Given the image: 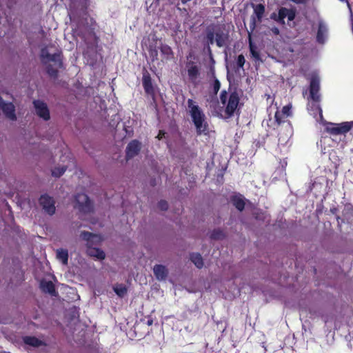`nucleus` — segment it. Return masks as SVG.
I'll return each mask as SVG.
<instances>
[{
	"instance_id": "f257e3e1",
	"label": "nucleus",
	"mask_w": 353,
	"mask_h": 353,
	"mask_svg": "<svg viewBox=\"0 0 353 353\" xmlns=\"http://www.w3.org/2000/svg\"><path fill=\"white\" fill-rule=\"evenodd\" d=\"M229 31L226 30L225 24L212 23L205 29L203 41L207 45V50L212 55L211 45L216 43L217 47L222 48L229 41Z\"/></svg>"
},
{
	"instance_id": "f03ea898",
	"label": "nucleus",
	"mask_w": 353,
	"mask_h": 353,
	"mask_svg": "<svg viewBox=\"0 0 353 353\" xmlns=\"http://www.w3.org/2000/svg\"><path fill=\"white\" fill-rule=\"evenodd\" d=\"M190 115L194 123L196 134H208V124L205 121V115L201 108L192 99H188L187 101Z\"/></svg>"
},
{
	"instance_id": "7ed1b4c3",
	"label": "nucleus",
	"mask_w": 353,
	"mask_h": 353,
	"mask_svg": "<svg viewBox=\"0 0 353 353\" xmlns=\"http://www.w3.org/2000/svg\"><path fill=\"white\" fill-rule=\"evenodd\" d=\"M41 61L42 63L46 65L49 62H53L57 68H54L51 64L46 67V72L49 76L57 77L58 76V68H61L63 65L61 52L50 54L47 48H41L40 53Z\"/></svg>"
},
{
	"instance_id": "20e7f679",
	"label": "nucleus",
	"mask_w": 353,
	"mask_h": 353,
	"mask_svg": "<svg viewBox=\"0 0 353 353\" xmlns=\"http://www.w3.org/2000/svg\"><path fill=\"white\" fill-rule=\"evenodd\" d=\"M220 101L223 105H225V114L226 117H232L234 115L240 101L237 92L233 91L228 96V93L226 90H222L220 94Z\"/></svg>"
},
{
	"instance_id": "39448f33",
	"label": "nucleus",
	"mask_w": 353,
	"mask_h": 353,
	"mask_svg": "<svg viewBox=\"0 0 353 353\" xmlns=\"http://www.w3.org/2000/svg\"><path fill=\"white\" fill-rule=\"evenodd\" d=\"M192 57V53H190L188 56H187L188 61L185 63V69L188 81L196 86L199 83L201 68L198 63L189 60V58Z\"/></svg>"
},
{
	"instance_id": "423d86ee",
	"label": "nucleus",
	"mask_w": 353,
	"mask_h": 353,
	"mask_svg": "<svg viewBox=\"0 0 353 353\" xmlns=\"http://www.w3.org/2000/svg\"><path fill=\"white\" fill-rule=\"evenodd\" d=\"M77 208L84 214L90 213L93 210L92 203L88 196L85 193H78L75 195Z\"/></svg>"
},
{
	"instance_id": "0eeeda50",
	"label": "nucleus",
	"mask_w": 353,
	"mask_h": 353,
	"mask_svg": "<svg viewBox=\"0 0 353 353\" xmlns=\"http://www.w3.org/2000/svg\"><path fill=\"white\" fill-rule=\"evenodd\" d=\"M252 8L254 12L251 16L250 23V28L251 32L254 30L257 23H261L262 21L265 12V7L262 3H259L256 5L252 4Z\"/></svg>"
},
{
	"instance_id": "6e6552de",
	"label": "nucleus",
	"mask_w": 353,
	"mask_h": 353,
	"mask_svg": "<svg viewBox=\"0 0 353 353\" xmlns=\"http://www.w3.org/2000/svg\"><path fill=\"white\" fill-rule=\"evenodd\" d=\"M142 85L145 94L154 99L156 95L155 89L153 85L150 74L145 68H143V70Z\"/></svg>"
},
{
	"instance_id": "1a4fd4ad",
	"label": "nucleus",
	"mask_w": 353,
	"mask_h": 353,
	"mask_svg": "<svg viewBox=\"0 0 353 353\" xmlns=\"http://www.w3.org/2000/svg\"><path fill=\"white\" fill-rule=\"evenodd\" d=\"M325 131L330 135H340L345 134L348 132V128L346 127L344 122L341 123H334L331 122H326Z\"/></svg>"
},
{
	"instance_id": "9d476101",
	"label": "nucleus",
	"mask_w": 353,
	"mask_h": 353,
	"mask_svg": "<svg viewBox=\"0 0 353 353\" xmlns=\"http://www.w3.org/2000/svg\"><path fill=\"white\" fill-rule=\"evenodd\" d=\"M142 148V143L137 139H133L128 143L125 148V159L127 161L137 156Z\"/></svg>"
},
{
	"instance_id": "9b49d317",
	"label": "nucleus",
	"mask_w": 353,
	"mask_h": 353,
	"mask_svg": "<svg viewBox=\"0 0 353 353\" xmlns=\"http://www.w3.org/2000/svg\"><path fill=\"white\" fill-rule=\"evenodd\" d=\"M39 201V204L47 214L52 216L55 213V201L52 196L48 194H43L40 196Z\"/></svg>"
},
{
	"instance_id": "f8f14e48",
	"label": "nucleus",
	"mask_w": 353,
	"mask_h": 353,
	"mask_svg": "<svg viewBox=\"0 0 353 353\" xmlns=\"http://www.w3.org/2000/svg\"><path fill=\"white\" fill-rule=\"evenodd\" d=\"M33 105L36 114L40 118H42L44 121H48L50 119V111L45 102L41 100H34Z\"/></svg>"
},
{
	"instance_id": "ddd939ff",
	"label": "nucleus",
	"mask_w": 353,
	"mask_h": 353,
	"mask_svg": "<svg viewBox=\"0 0 353 353\" xmlns=\"http://www.w3.org/2000/svg\"><path fill=\"white\" fill-rule=\"evenodd\" d=\"M0 109L8 119L11 121L17 120L14 105L11 102H5L1 97H0Z\"/></svg>"
},
{
	"instance_id": "4468645a",
	"label": "nucleus",
	"mask_w": 353,
	"mask_h": 353,
	"mask_svg": "<svg viewBox=\"0 0 353 353\" xmlns=\"http://www.w3.org/2000/svg\"><path fill=\"white\" fill-rule=\"evenodd\" d=\"M296 14V10L295 8H286L281 7L278 12V20L281 24H285V18L288 17L289 21L294 20Z\"/></svg>"
},
{
	"instance_id": "2eb2a0df",
	"label": "nucleus",
	"mask_w": 353,
	"mask_h": 353,
	"mask_svg": "<svg viewBox=\"0 0 353 353\" xmlns=\"http://www.w3.org/2000/svg\"><path fill=\"white\" fill-rule=\"evenodd\" d=\"M319 79L316 77H312L310 83V95L311 99L314 101H319L320 99V96L319 94Z\"/></svg>"
},
{
	"instance_id": "dca6fc26",
	"label": "nucleus",
	"mask_w": 353,
	"mask_h": 353,
	"mask_svg": "<svg viewBox=\"0 0 353 353\" xmlns=\"http://www.w3.org/2000/svg\"><path fill=\"white\" fill-rule=\"evenodd\" d=\"M153 272L156 279L159 281L165 280L168 275V270L166 267L159 264L154 266Z\"/></svg>"
},
{
	"instance_id": "f3484780",
	"label": "nucleus",
	"mask_w": 353,
	"mask_h": 353,
	"mask_svg": "<svg viewBox=\"0 0 353 353\" xmlns=\"http://www.w3.org/2000/svg\"><path fill=\"white\" fill-rule=\"evenodd\" d=\"M87 255L94 257L99 260H103L105 258V252L100 248H93L88 245L86 250Z\"/></svg>"
},
{
	"instance_id": "a211bd4d",
	"label": "nucleus",
	"mask_w": 353,
	"mask_h": 353,
	"mask_svg": "<svg viewBox=\"0 0 353 353\" xmlns=\"http://www.w3.org/2000/svg\"><path fill=\"white\" fill-rule=\"evenodd\" d=\"M40 288L42 292L45 293H48L51 296H57V294L55 286L54 283L50 281H41L40 283Z\"/></svg>"
},
{
	"instance_id": "6ab92c4d",
	"label": "nucleus",
	"mask_w": 353,
	"mask_h": 353,
	"mask_svg": "<svg viewBox=\"0 0 353 353\" xmlns=\"http://www.w3.org/2000/svg\"><path fill=\"white\" fill-rule=\"evenodd\" d=\"M284 117H285L282 114V113L280 111L277 110L275 112L274 119L273 120L270 119V121L268 122V126L272 128L273 130H275V125H276V127H279V125H281V124L284 123Z\"/></svg>"
},
{
	"instance_id": "aec40b11",
	"label": "nucleus",
	"mask_w": 353,
	"mask_h": 353,
	"mask_svg": "<svg viewBox=\"0 0 353 353\" xmlns=\"http://www.w3.org/2000/svg\"><path fill=\"white\" fill-rule=\"evenodd\" d=\"M23 341L26 345L34 347H39L42 345H46V343L43 341L35 336H27L23 337Z\"/></svg>"
},
{
	"instance_id": "412c9836",
	"label": "nucleus",
	"mask_w": 353,
	"mask_h": 353,
	"mask_svg": "<svg viewBox=\"0 0 353 353\" xmlns=\"http://www.w3.org/2000/svg\"><path fill=\"white\" fill-rule=\"evenodd\" d=\"M231 202L233 205L240 212H242L245 205V199L242 196H233L231 197Z\"/></svg>"
},
{
	"instance_id": "4be33fe9",
	"label": "nucleus",
	"mask_w": 353,
	"mask_h": 353,
	"mask_svg": "<svg viewBox=\"0 0 353 353\" xmlns=\"http://www.w3.org/2000/svg\"><path fill=\"white\" fill-rule=\"evenodd\" d=\"M161 54L163 56V58L166 60H170L174 57V52L168 44H161L159 47Z\"/></svg>"
},
{
	"instance_id": "5701e85b",
	"label": "nucleus",
	"mask_w": 353,
	"mask_h": 353,
	"mask_svg": "<svg viewBox=\"0 0 353 353\" xmlns=\"http://www.w3.org/2000/svg\"><path fill=\"white\" fill-rule=\"evenodd\" d=\"M190 259L197 268L201 269L203 268V260L201 255L199 253L193 252L190 254Z\"/></svg>"
},
{
	"instance_id": "b1692460",
	"label": "nucleus",
	"mask_w": 353,
	"mask_h": 353,
	"mask_svg": "<svg viewBox=\"0 0 353 353\" xmlns=\"http://www.w3.org/2000/svg\"><path fill=\"white\" fill-rule=\"evenodd\" d=\"M327 32V28L323 23H319L318 31L316 34V41L319 43H323L325 41V34Z\"/></svg>"
},
{
	"instance_id": "393cba45",
	"label": "nucleus",
	"mask_w": 353,
	"mask_h": 353,
	"mask_svg": "<svg viewBox=\"0 0 353 353\" xmlns=\"http://www.w3.org/2000/svg\"><path fill=\"white\" fill-rule=\"evenodd\" d=\"M57 258L61 261L63 265H67L68 262V252L65 249H58L57 250Z\"/></svg>"
},
{
	"instance_id": "a878e982",
	"label": "nucleus",
	"mask_w": 353,
	"mask_h": 353,
	"mask_svg": "<svg viewBox=\"0 0 353 353\" xmlns=\"http://www.w3.org/2000/svg\"><path fill=\"white\" fill-rule=\"evenodd\" d=\"M210 237L212 240H222L225 237V234L221 229H214L211 232Z\"/></svg>"
},
{
	"instance_id": "bb28decb",
	"label": "nucleus",
	"mask_w": 353,
	"mask_h": 353,
	"mask_svg": "<svg viewBox=\"0 0 353 353\" xmlns=\"http://www.w3.org/2000/svg\"><path fill=\"white\" fill-rule=\"evenodd\" d=\"M114 292L120 297H123L127 294V288L123 284H119L114 287Z\"/></svg>"
},
{
	"instance_id": "cd10ccee",
	"label": "nucleus",
	"mask_w": 353,
	"mask_h": 353,
	"mask_svg": "<svg viewBox=\"0 0 353 353\" xmlns=\"http://www.w3.org/2000/svg\"><path fill=\"white\" fill-rule=\"evenodd\" d=\"M67 170V166L56 167L52 170V175L55 177H60Z\"/></svg>"
},
{
	"instance_id": "c85d7f7f",
	"label": "nucleus",
	"mask_w": 353,
	"mask_h": 353,
	"mask_svg": "<svg viewBox=\"0 0 353 353\" xmlns=\"http://www.w3.org/2000/svg\"><path fill=\"white\" fill-rule=\"evenodd\" d=\"M81 237L83 240L87 241V247H88V245H90L91 239L94 238V237H97V235L92 232H90L83 231L81 233Z\"/></svg>"
},
{
	"instance_id": "c756f323",
	"label": "nucleus",
	"mask_w": 353,
	"mask_h": 353,
	"mask_svg": "<svg viewBox=\"0 0 353 353\" xmlns=\"http://www.w3.org/2000/svg\"><path fill=\"white\" fill-rule=\"evenodd\" d=\"M249 39H250V50L252 56L255 58L256 59H259L260 54L259 52L256 50L255 46L253 45L252 40H251V36L250 33H249Z\"/></svg>"
},
{
	"instance_id": "7c9ffc66",
	"label": "nucleus",
	"mask_w": 353,
	"mask_h": 353,
	"mask_svg": "<svg viewBox=\"0 0 353 353\" xmlns=\"http://www.w3.org/2000/svg\"><path fill=\"white\" fill-rule=\"evenodd\" d=\"M292 105L290 104L286 105L283 107L281 112L285 117H290L292 115Z\"/></svg>"
},
{
	"instance_id": "2f4dec72",
	"label": "nucleus",
	"mask_w": 353,
	"mask_h": 353,
	"mask_svg": "<svg viewBox=\"0 0 353 353\" xmlns=\"http://www.w3.org/2000/svg\"><path fill=\"white\" fill-rule=\"evenodd\" d=\"M149 55L152 61L158 59V50L156 48L150 47L149 49Z\"/></svg>"
},
{
	"instance_id": "473e14b6",
	"label": "nucleus",
	"mask_w": 353,
	"mask_h": 353,
	"mask_svg": "<svg viewBox=\"0 0 353 353\" xmlns=\"http://www.w3.org/2000/svg\"><path fill=\"white\" fill-rule=\"evenodd\" d=\"M245 63V57L243 54H239L237 57L236 65L239 68H242Z\"/></svg>"
},
{
	"instance_id": "72a5a7b5",
	"label": "nucleus",
	"mask_w": 353,
	"mask_h": 353,
	"mask_svg": "<svg viewBox=\"0 0 353 353\" xmlns=\"http://www.w3.org/2000/svg\"><path fill=\"white\" fill-rule=\"evenodd\" d=\"M158 208L162 211H166L168 209V203L165 200H161L158 203Z\"/></svg>"
},
{
	"instance_id": "f704fd0d",
	"label": "nucleus",
	"mask_w": 353,
	"mask_h": 353,
	"mask_svg": "<svg viewBox=\"0 0 353 353\" xmlns=\"http://www.w3.org/2000/svg\"><path fill=\"white\" fill-rule=\"evenodd\" d=\"M212 87L214 94H216L221 88V83L217 79H214Z\"/></svg>"
},
{
	"instance_id": "c9c22d12",
	"label": "nucleus",
	"mask_w": 353,
	"mask_h": 353,
	"mask_svg": "<svg viewBox=\"0 0 353 353\" xmlns=\"http://www.w3.org/2000/svg\"><path fill=\"white\" fill-rule=\"evenodd\" d=\"M337 223H338V227L340 230H341V225L343 223H344V220L342 219L339 216H336V217Z\"/></svg>"
},
{
	"instance_id": "e433bc0d",
	"label": "nucleus",
	"mask_w": 353,
	"mask_h": 353,
	"mask_svg": "<svg viewBox=\"0 0 353 353\" xmlns=\"http://www.w3.org/2000/svg\"><path fill=\"white\" fill-rule=\"evenodd\" d=\"M270 31L272 32V34H274V35H279L280 34V30L279 29L276 27V26H274L272 27V28H270Z\"/></svg>"
},
{
	"instance_id": "4c0bfd02",
	"label": "nucleus",
	"mask_w": 353,
	"mask_h": 353,
	"mask_svg": "<svg viewBox=\"0 0 353 353\" xmlns=\"http://www.w3.org/2000/svg\"><path fill=\"white\" fill-rule=\"evenodd\" d=\"M345 125H346V127L348 128V132L350 131L352 129H353V121H345L344 122Z\"/></svg>"
},
{
	"instance_id": "58836bf2",
	"label": "nucleus",
	"mask_w": 353,
	"mask_h": 353,
	"mask_svg": "<svg viewBox=\"0 0 353 353\" xmlns=\"http://www.w3.org/2000/svg\"><path fill=\"white\" fill-rule=\"evenodd\" d=\"M165 134V132L163 130H159L158 135L157 136V138L159 140L163 139Z\"/></svg>"
},
{
	"instance_id": "ea45409f",
	"label": "nucleus",
	"mask_w": 353,
	"mask_h": 353,
	"mask_svg": "<svg viewBox=\"0 0 353 353\" xmlns=\"http://www.w3.org/2000/svg\"><path fill=\"white\" fill-rule=\"evenodd\" d=\"M296 4H304L306 3V0H290Z\"/></svg>"
},
{
	"instance_id": "a19ab883",
	"label": "nucleus",
	"mask_w": 353,
	"mask_h": 353,
	"mask_svg": "<svg viewBox=\"0 0 353 353\" xmlns=\"http://www.w3.org/2000/svg\"><path fill=\"white\" fill-rule=\"evenodd\" d=\"M270 18L279 23L278 14H276L275 12H273V13L271 14Z\"/></svg>"
},
{
	"instance_id": "79ce46f5",
	"label": "nucleus",
	"mask_w": 353,
	"mask_h": 353,
	"mask_svg": "<svg viewBox=\"0 0 353 353\" xmlns=\"http://www.w3.org/2000/svg\"><path fill=\"white\" fill-rule=\"evenodd\" d=\"M330 211L332 213L336 214L338 210H337V208H334L330 209Z\"/></svg>"
},
{
	"instance_id": "37998d69",
	"label": "nucleus",
	"mask_w": 353,
	"mask_h": 353,
	"mask_svg": "<svg viewBox=\"0 0 353 353\" xmlns=\"http://www.w3.org/2000/svg\"><path fill=\"white\" fill-rule=\"evenodd\" d=\"M152 323H153V321H152V319H148V320L147 321V325H152Z\"/></svg>"
},
{
	"instance_id": "c03bdc74",
	"label": "nucleus",
	"mask_w": 353,
	"mask_h": 353,
	"mask_svg": "<svg viewBox=\"0 0 353 353\" xmlns=\"http://www.w3.org/2000/svg\"><path fill=\"white\" fill-rule=\"evenodd\" d=\"M191 0H181V3L186 4L188 2L190 1Z\"/></svg>"
},
{
	"instance_id": "a18cd8bd",
	"label": "nucleus",
	"mask_w": 353,
	"mask_h": 353,
	"mask_svg": "<svg viewBox=\"0 0 353 353\" xmlns=\"http://www.w3.org/2000/svg\"><path fill=\"white\" fill-rule=\"evenodd\" d=\"M286 165H287V161L285 160H284L283 162L282 163V167L285 168Z\"/></svg>"
},
{
	"instance_id": "49530a36",
	"label": "nucleus",
	"mask_w": 353,
	"mask_h": 353,
	"mask_svg": "<svg viewBox=\"0 0 353 353\" xmlns=\"http://www.w3.org/2000/svg\"><path fill=\"white\" fill-rule=\"evenodd\" d=\"M70 21H71L74 20V17H73V15L70 14Z\"/></svg>"
},
{
	"instance_id": "de8ad7c7",
	"label": "nucleus",
	"mask_w": 353,
	"mask_h": 353,
	"mask_svg": "<svg viewBox=\"0 0 353 353\" xmlns=\"http://www.w3.org/2000/svg\"><path fill=\"white\" fill-rule=\"evenodd\" d=\"M160 0H154V3L157 4L159 3Z\"/></svg>"
}]
</instances>
